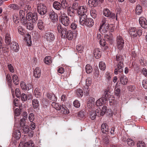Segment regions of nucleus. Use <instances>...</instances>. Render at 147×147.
<instances>
[{
  "mask_svg": "<svg viewBox=\"0 0 147 147\" xmlns=\"http://www.w3.org/2000/svg\"><path fill=\"white\" fill-rule=\"evenodd\" d=\"M61 21L65 26H68L70 23V21L69 19H61Z\"/></svg>",
  "mask_w": 147,
  "mask_h": 147,
  "instance_id": "nucleus-40",
  "label": "nucleus"
},
{
  "mask_svg": "<svg viewBox=\"0 0 147 147\" xmlns=\"http://www.w3.org/2000/svg\"><path fill=\"white\" fill-rule=\"evenodd\" d=\"M95 112L96 113V115L97 116H98V117H99L100 116H103V115H102L101 114L102 113H102V112L100 108L99 107L97 108V109L95 111Z\"/></svg>",
  "mask_w": 147,
  "mask_h": 147,
  "instance_id": "nucleus-52",
  "label": "nucleus"
},
{
  "mask_svg": "<svg viewBox=\"0 0 147 147\" xmlns=\"http://www.w3.org/2000/svg\"><path fill=\"white\" fill-rule=\"evenodd\" d=\"M103 142L104 144L106 145L108 144L109 142V140L108 136H104V138H103Z\"/></svg>",
  "mask_w": 147,
  "mask_h": 147,
  "instance_id": "nucleus-61",
  "label": "nucleus"
},
{
  "mask_svg": "<svg viewBox=\"0 0 147 147\" xmlns=\"http://www.w3.org/2000/svg\"><path fill=\"white\" fill-rule=\"evenodd\" d=\"M102 25L100 27L99 30L103 33H105L109 30V24L105 20L103 19L102 21Z\"/></svg>",
  "mask_w": 147,
  "mask_h": 147,
  "instance_id": "nucleus-2",
  "label": "nucleus"
},
{
  "mask_svg": "<svg viewBox=\"0 0 147 147\" xmlns=\"http://www.w3.org/2000/svg\"><path fill=\"white\" fill-rule=\"evenodd\" d=\"M116 59L117 61L123 62L122 56L119 55H117L116 56Z\"/></svg>",
  "mask_w": 147,
  "mask_h": 147,
  "instance_id": "nucleus-60",
  "label": "nucleus"
},
{
  "mask_svg": "<svg viewBox=\"0 0 147 147\" xmlns=\"http://www.w3.org/2000/svg\"><path fill=\"white\" fill-rule=\"evenodd\" d=\"M28 119L31 122H33L34 120V115L33 113H31L29 115Z\"/></svg>",
  "mask_w": 147,
  "mask_h": 147,
  "instance_id": "nucleus-58",
  "label": "nucleus"
},
{
  "mask_svg": "<svg viewBox=\"0 0 147 147\" xmlns=\"http://www.w3.org/2000/svg\"><path fill=\"white\" fill-rule=\"evenodd\" d=\"M47 96L49 99L53 101H56L57 100L56 97L54 94L52 93H48L47 94Z\"/></svg>",
  "mask_w": 147,
  "mask_h": 147,
  "instance_id": "nucleus-18",
  "label": "nucleus"
},
{
  "mask_svg": "<svg viewBox=\"0 0 147 147\" xmlns=\"http://www.w3.org/2000/svg\"><path fill=\"white\" fill-rule=\"evenodd\" d=\"M142 85L143 87L145 89H147V81L144 80L142 81Z\"/></svg>",
  "mask_w": 147,
  "mask_h": 147,
  "instance_id": "nucleus-64",
  "label": "nucleus"
},
{
  "mask_svg": "<svg viewBox=\"0 0 147 147\" xmlns=\"http://www.w3.org/2000/svg\"><path fill=\"white\" fill-rule=\"evenodd\" d=\"M5 40L7 45H9L10 44L11 42V39L9 33H7L6 34Z\"/></svg>",
  "mask_w": 147,
  "mask_h": 147,
  "instance_id": "nucleus-19",
  "label": "nucleus"
},
{
  "mask_svg": "<svg viewBox=\"0 0 147 147\" xmlns=\"http://www.w3.org/2000/svg\"><path fill=\"white\" fill-rule=\"evenodd\" d=\"M105 100L103 98H99L96 102V105L97 106H101L102 105L104 104Z\"/></svg>",
  "mask_w": 147,
  "mask_h": 147,
  "instance_id": "nucleus-31",
  "label": "nucleus"
},
{
  "mask_svg": "<svg viewBox=\"0 0 147 147\" xmlns=\"http://www.w3.org/2000/svg\"><path fill=\"white\" fill-rule=\"evenodd\" d=\"M115 94L117 96L119 97L120 95V90L117 88H115Z\"/></svg>",
  "mask_w": 147,
  "mask_h": 147,
  "instance_id": "nucleus-54",
  "label": "nucleus"
},
{
  "mask_svg": "<svg viewBox=\"0 0 147 147\" xmlns=\"http://www.w3.org/2000/svg\"><path fill=\"white\" fill-rule=\"evenodd\" d=\"M110 95V92H109L108 90L107 89L105 91L104 93L103 96H104L105 100V99L107 98L109 96V95Z\"/></svg>",
  "mask_w": 147,
  "mask_h": 147,
  "instance_id": "nucleus-55",
  "label": "nucleus"
},
{
  "mask_svg": "<svg viewBox=\"0 0 147 147\" xmlns=\"http://www.w3.org/2000/svg\"><path fill=\"white\" fill-rule=\"evenodd\" d=\"M37 8L39 13L41 15H44L47 12V7L43 4H40Z\"/></svg>",
  "mask_w": 147,
  "mask_h": 147,
  "instance_id": "nucleus-7",
  "label": "nucleus"
},
{
  "mask_svg": "<svg viewBox=\"0 0 147 147\" xmlns=\"http://www.w3.org/2000/svg\"><path fill=\"white\" fill-rule=\"evenodd\" d=\"M43 22L41 20H39L38 23V28L40 30H42L44 29V26L43 24Z\"/></svg>",
  "mask_w": 147,
  "mask_h": 147,
  "instance_id": "nucleus-47",
  "label": "nucleus"
},
{
  "mask_svg": "<svg viewBox=\"0 0 147 147\" xmlns=\"http://www.w3.org/2000/svg\"><path fill=\"white\" fill-rule=\"evenodd\" d=\"M83 89L84 94L86 96L88 95L89 93V87L84 86Z\"/></svg>",
  "mask_w": 147,
  "mask_h": 147,
  "instance_id": "nucleus-49",
  "label": "nucleus"
},
{
  "mask_svg": "<svg viewBox=\"0 0 147 147\" xmlns=\"http://www.w3.org/2000/svg\"><path fill=\"white\" fill-rule=\"evenodd\" d=\"M101 130L103 133H105L108 131V127L106 123H103L101 126Z\"/></svg>",
  "mask_w": 147,
  "mask_h": 147,
  "instance_id": "nucleus-25",
  "label": "nucleus"
},
{
  "mask_svg": "<svg viewBox=\"0 0 147 147\" xmlns=\"http://www.w3.org/2000/svg\"><path fill=\"white\" fill-rule=\"evenodd\" d=\"M45 38L48 42H51L54 40L55 36L53 33L46 32L45 33Z\"/></svg>",
  "mask_w": 147,
  "mask_h": 147,
  "instance_id": "nucleus-6",
  "label": "nucleus"
},
{
  "mask_svg": "<svg viewBox=\"0 0 147 147\" xmlns=\"http://www.w3.org/2000/svg\"><path fill=\"white\" fill-rule=\"evenodd\" d=\"M96 116V113L94 111H91L90 114V117L92 120H94L95 119Z\"/></svg>",
  "mask_w": 147,
  "mask_h": 147,
  "instance_id": "nucleus-46",
  "label": "nucleus"
},
{
  "mask_svg": "<svg viewBox=\"0 0 147 147\" xmlns=\"http://www.w3.org/2000/svg\"><path fill=\"white\" fill-rule=\"evenodd\" d=\"M21 100L23 101H26L27 99V95L24 93H22L20 95Z\"/></svg>",
  "mask_w": 147,
  "mask_h": 147,
  "instance_id": "nucleus-56",
  "label": "nucleus"
},
{
  "mask_svg": "<svg viewBox=\"0 0 147 147\" xmlns=\"http://www.w3.org/2000/svg\"><path fill=\"white\" fill-rule=\"evenodd\" d=\"M53 6L55 9L57 10L61 9V4L59 2L57 1L53 2Z\"/></svg>",
  "mask_w": 147,
  "mask_h": 147,
  "instance_id": "nucleus-24",
  "label": "nucleus"
},
{
  "mask_svg": "<svg viewBox=\"0 0 147 147\" xmlns=\"http://www.w3.org/2000/svg\"><path fill=\"white\" fill-rule=\"evenodd\" d=\"M76 95L78 97H82L83 95V92L82 89L78 88L75 91Z\"/></svg>",
  "mask_w": 147,
  "mask_h": 147,
  "instance_id": "nucleus-29",
  "label": "nucleus"
},
{
  "mask_svg": "<svg viewBox=\"0 0 147 147\" xmlns=\"http://www.w3.org/2000/svg\"><path fill=\"white\" fill-rule=\"evenodd\" d=\"M120 81L122 85H125L127 83L128 79L125 76L122 75L120 78Z\"/></svg>",
  "mask_w": 147,
  "mask_h": 147,
  "instance_id": "nucleus-20",
  "label": "nucleus"
},
{
  "mask_svg": "<svg viewBox=\"0 0 147 147\" xmlns=\"http://www.w3.org/2000/svg\"><path fill=\"white\" fill-rule=\"evenodd\" d=\"M15 93L16 97L18 98L20 97L21 92L18 88H16L15 90Z\"/></svg>",
  "mask_w": 147,
  "mask_h": 147,
  "instance_id": "nucleus-57",
  "label": "nucleus"
},
{
  "mask_svg": "<svg viewBox=\"0 0 147 147\" xmlns=\"http://www.w3.org/2000/svg\"><path fill=\"white\" fill-rule=\"evenodd\" d=\"M80 7L78 6V3H75L73 5V8L75 10H77L78 11L79 9L80 8Z\"/></svg>",
  "mask_w": 147,
  "mask_h": 147,
  "instance_id": "nucleus-59",
  "label": "nucleus"
},
{
  "mask_svg": "<svg viewBox=\"0 0 147 147\" xmlns=\"http://www.w3.org/2000/svg\"><path fill=\"white\" fill-rule=\"evenodd\" d=\"M146 144L143 141H138L137 143L138 147H145Z\"/></svg>",
  "mask_w": 147,
  "mask_h": 147,
  "instance_id": "nucleus-51",
  "label": "nucleus"
},
{
  "mask_svg": "<svg viewBox=\"0 0 147 147\" xmlns=\"http://www.w3.org/2000/svg\"><path fill=\"white\" fill-rule=\"evenodd\" d=\"M20 114V111L18 109H16L14 111V114L16 116H18Z\"/></svg>",
  "mask_w": 147,
  "mask_h": 147,
  "instance_id": "nucleus-62",
  "label": "nucleus"
},
{
  "mask_svg": "<svg viewBox=\"0 0 147 147\" xmlns=\"http://www.w3.org/2000/svg\"><path fill=\"white\" fill-rule=\"evenodd\" d=\"M99 67L100 70H104L106 68V65L105 62L100 61L99 63Z\"/></svg>",
  "mask_w": 147,
  "mask_h": 147,
  "instance_id": "nucleus-38",
  "label": "nucleus"
},
{
  "mask_svg": "<svg viewBox=\"0 0 147 147\" xmlns=\"http://www.w3.org/2000/svg\"><path fill=\"white\" fill-rule=\"evenodd\" d=\"M127 142L128 144L130 146H132L134 145V141L131 139L128 138L127 140Z\"/></svg>",
  "mask_w": 147,
  "mask_h": 147,
  "instance_id": "nucleus-50",
  "label": "nucleus"
},
{
  "mask_svg": "<svg viewBox=\"0 0 147 147\" xmlns=\"http://www.w3.org/2000/svg\"><path fill=\"white\" fill-rule=\"evenodd\" d=\"M80 22L81 25H85L89 27L94 24L93 19H80Z\"/></svg>",
  "mask_w": 147,
  "mask_h": 147,
  "instance_id": "nucleus-4",
  "label": "nucleus"
},
{
  "mask_svg": "<svg viewBox=\"0 0 147 147\" xmlns=\"http://www.w3.org/2000/svg\"><path fill=\"white\" fill-rule=\"evenodd\" d=\"M123 62H119L115 69L114 73L115 74H117L118 73H121L123 71Z\"/></svg>",
  "mask_w": 147,
  "mask_h": 147,
  "instance_id": "nucleus-8",
  "label": "nucleus"
},
{
  "mask_svg": "<svg viewBox=\"0 0 147 147\" xmlns=\"http://www.w3.org/2000/svg\"><path fill=\"white\" fill-rule=\"evenodd\" d=\"M52 105L57 110H60L62 106L59 105V104L55 102H53Z\"/></svg>",
  "mask_w": 147,
  "mask_h": 147,
  "instance_id": "nucleus-41",
  "label": "nucleus"
},
{
  "mask_svg": "<svg viewBox=\"0 0 147 147\" xmlns=\"http://www.w3.org/2000/svg\"><path fill=\"white\" fill-rule=\"evenodd\" d=\"M104 38L105 41L108 42L110 44H112L113 42V38L112 35L111 34L105 35Z\"/></svg>",
  "mask_w": 147,
  "mask_h": 147,
  "instance_id": "nucleus-14",
  "label": "nucleus"
},
{
  "mask_svg": "<svg viewBox=\"0 0 147 147\" xmlns=\"http://www.w3.org/2000/svg\"><path fill=\"white\" fill-rule=\"evenodd\" d=\"M142 7L139 4L138 5L136 9V13L138 14H140L142 12Z\"/></svg>",
  "mask_w": 147,
  "mask_h": 147,
  "instance_id": "nucleus-37",
  "label": "nucleus"
},
{
  "mask_svg": "<svg viewBox=\"0 0 147 147\" xmlns=\"http://www.w3.org/2000/svg\"><path fill=\"white\" fill-rule=\"evenodd\" d=\"M6 79L8 82V84L9 87L11 90V91H13V89L11 86L12 82L10 75L7 74L6 76Z\"/></svg>",
  "mask_w": 147,
  "mask_h": 147,
  "instance_id": "nucleus-22",
  "label": "nucleus"
},
{
  "mask_svg": "<svg viewBox=\"0 0 147 147\" xmlns=\"http://www.w3.org/2000/svg\"><path fill=\"white\" fill-rule=\"evenodd\" d=\"M44 61L45 63L49 65L52 63V60L51 57L47 56L45 57L44 59Z\"/></svg>",
  "mask_w": 147,
  "mask_h": 147,
  "instance_id": "nucleus-34",
  "label": "nucleus"
},
{
  "mask_svg": "<svg viewBox=\"0 0 147 147\" xmlns=\"http://www.w3.org/2000/svg\"><path fill=\"white\" fill-rule=\"evenodd\" d=\"M11 49L16 52H17L19 50V47L18 44L16 42H13L10 46Z\"/></svg>",
  "mask_w": 147,
  "mask_h": 147,
  "instance_id": "nucleus-11",
  "label": "nucleus"
},
{
  "mask_svg": "<svg viewBox=\"0 0 147 147\" xmlns=\"http://www.w3.org/2000/svg\"><path fill=\"white\" fill-rule=\"evenodd\" d=\"M25 40L27 42L28 45L30 46L31 44V41L30 35L29 34H27L25 36Z\"/></svg>",
  "mask_w": 147,
  "mask_h": 147,
  "instance_id": "nucleus-23",
  "label": "nucleus"
},
{
  "mask_svg": "<svg viewBox=\"0 0 147 147\" xmlns=\"http://www.w3.org/2000/svg\"><path fill=\"white\" fill-rule=\"evenodd\" d=\"M103 13L105 16L110 17L111 18H115V14L111 12L108 9L106 8L103 11Z\"/></svg>",
  "mask_w": 147,
  "mask_h": 147,
  "instance_id": "nucleus-10",
  "label": "nucleus"
},
{
  "mask_svg": "<svg viewBox=\"0 0 147 147\" xmlns=\"http://www.w3.org/2000/svg\"><path fill=\"white\" fill-rule=\"evenodd\" d=\"M117 47L119 50H122L124 45V40L121 36L119 35L116 38Z\"/></svg>",
  "mask_w": 147,
  "mask_h": 147,
  "instance_id": "nucleus-3",
  "label": "nucleus"
},
{
  "mask_svg": "<svg viewBox=\"0 0 147 147\" xmlns=\"http://www.w3.org/2000/svg\"><path fill=\"white\" fill-rule=\"evenodd\" d=\"M85 69L86 72L87 74L90 73L93 70L92 67L89 64L86 65Z\"/></svg>",
  "mask_w": 147,
  "mask_h": 147,
  "instance_id": "nucleus-35",
  "label": "nucleus"
},
{
  "mask_svg": "<svg viewBox=\"0 0 147 147\" xmlns=\"http://www.w3.org/2000/svg\"><path fill=\"white\" fill-rule=\"evenodd\" d=\"M112 77V74L109 72H107L105 74V77L106 80L108 81H110L111 80V78Z\"/></svg>",
  "mask_w": 147,
  "mask_h": 147,
  "instance_id": "nucleus-42",
  "label": "nucleus"
},
{
  "mask_svg": "<svg viewBox=\"0 0 147 147\" xmlns=\"http://www.w3.org/2000/svg\"><path fill=\"white\" fill-rule=\"evenodd\" d=\"M139 22L142 27L144 28H147V21L146 19H139Z\"/></svg>",
  "mask_w": 147,
  "mask_h": 147,
  "instance_id": "nucleus-17",
  "label": "nucleus"
},
{
  "mask_svg": "<svg viewBox=\"0 0 147 147\" xmlns=\"http://www.w3.org/2000/svg\"><path fill=\"white\" fill-rule=\"evenodd\" d=\"M12 80L13 83L16 85L18 84L19 80L18 77L15 74L13 75L12 76Z\"/></svg>",
  "mask_w": 147,
  "mask_h": 147,
  "instance_id": "nucleus-32",
  "label": "nucleus"
},
{
  "mask_svg": "<svg viewBox=\"0 0 147 147\" xmlns=\"http://www.w3.org/2000/svg\"><path fill=\"white\" fill-rule=\"evenodd\" d=\"M32 104L34 109L37 108L39 106L38 101L37 99H34L32 101Z\"/></svg>",
  "mask_w": 147,
  "mask_h": 147,
  "instance_id": "nucleus-39",
  "label": "nucleus"
},
{
  "mask_svg": "<svg viewBox=\"0 0 147 147\" xmlns=\"http://www.w3.org/2000/svg\"><path fill=\"white\" fill-rule=\"evenodd\" d=\"M98 3V0H89L88 5L91 7H95Z\"/></svg>",
  "mask_w": 147,
  "mask_h": 147,
  "instance_id": "nucleus-16",
  "label": "nucleus"
},
{
  "mask_svg": "<svg viewBox=\"0 0 147 147\" xmlns=\"http://www.w3.org/2000/svg\"><path fill=\"white\" fill-rule=\"evenodd\" d=\"M41 70L38 67H36L34 71L33 76L36 78H39L41 76Z\"/></svg>",
  "mask_w": 147,
  "mask_h": 147,
  "instance_id": "nucleus-12",
  "label": "nucleus"
},
{
  "mask_svg": "<svg viewBox=\"0 0 147 147\" xmlns=\"http://www.w3.org/2000/svg\"><path fill=\"white\" fill-rule=\"evenodd\" d=\"M61 5V7L63 9H66L69 6V4L66 0H62Z\"/></svg>",
  "mask_w": 147,
  "mask_h": 147,
  "instance_id": "nucleus-33",
  "label": "nucleus"
},
{
  "mask_svg": "<svg viewBox=\"0 0 147 147\" xmlns=\"http://www.w3.org/2000/svg\"><path fill=\"white\" fill-rule=\"evenodd\" d=\"M28 17V18H37V13H32L31 12L28 13L26 15V18Z\"/></svg>",
  "mask_w": 147,
  "mask_h": 147,
  "instance_id": "nucleus-26",
  "label": "nucleus"
},
{
  "mask_svg": "<svg viewBox=\"0 0 147 147\" xmlns=\"http://www.w3.org/2000/svg\"><path fill=\"white\" fill-rule=\"evenodd\" d=\"M34 92L36 97L37 98H39V96L41 94V93L40 92L39 90V89L38 88H35Z\"/></svg>",
  "mask_w": 147,
  "mask_h": 147,
  "instance_id": "nucleus-43",
  "label": "nucleus"
},
{
  "mask_svg": "<svg viewBox=\"0 0 147 147\" xmlns=\"http://www.w3.org/2000/svg\"><path fill=\"white\" fill-rule=\"evenodd\" d=\"M92 79L90 78H87L86 81V85L84 86L88 87L91 85Z\"/></svg>",
  "mask_w": 147,
  "mask_h": 147,
  "instance_id": "nucleus-44",
  "label": "nucleus"
},
{
  "mask_svg": "<svg viewBox=\"0 0 147 147\" xmlns=\"http://www.w3.org/2000/svg\"><path fill=\"white\" fill-rule=\"evenodd\" d=\"M129 33L133 37H136L137 35L140 36L142 33V30H137L134 27H131L129 29Z\"/></svg>",
  "mask_w": 147,
  "mask_h": 147,
  "instance_id": "nucleus-5",
  "label": "nucleus"
},
{
  "mask_svg": "<svg viewBox=\"0 0 147 147\" xmlns=\"http://www.w3.org/2000/svg\"><path fill=\"white\" fill-rule=\"evenodd\" d=\"M94 55L95 58L97 59L100 57L101 55V52L100 50L98 48H95L94 50Z\"/></svg>",
  "mask_w": 147,
  "mask_h": 147,
  "instance_id": "nucleus-15",
  "label": "nucleus"
},
{
  "mask_svg": "<svg viewBox=\"0 0 147 147\" xmlns=\"http://www.w3.org/2000/svg\"><path fill=\"white\" fill-rule=\"evenodd\" d=\"M21 133L19 130H15L13 134V136L17 140L19 139L21 137Z\"/></svg>",
  "mask_w": 147,
  "mask_h": 147,
  "instance_id": "nucleus-21",
  "label": "nucleus"
},
{
  "mask_svg": "<svg viewBox=\"0 0 147 147\" xmlns=\"http://www.w3.org/2000/svg\"><path fill=\"white\" fill-rule=\"evenodd\" d=\"M9 7L14 10H18L19 9V6L15 4H11L9 5Z\"/></svg>",
  "mask_w": 147,
  "mask_h": 147,
  "instance_id": "nucleus-48",
  "label": "nucleus"
},
{
  "mask_svg": "<svg viewBox=\"0 0 147 147\" xmlns=\"http://www.w3.org/2000/svg\"><path fill=\"white\" fill-rule=\"evenodd\" d=\"M61 112L62 113L66 114L69 113V111L68 109L65 107V106L63 105L61 107Z\"/></svg>",
  "mask_w": 147,
  "mask_h": 147,
  "instance_id": "nucleus-28",
  "label": "nucleus"
},
{
  "mask_svg": "<svg viewBox=\"0 0 147 147\" xmlns=\"http://www.w3.org/2000/svg\"><path fill=\"white\" fill-rule=\"evenodd\" d=\"M58 32L63 38L66 37L69 40H71L73 37V34L71 31H67L66 28H63L61 25H58L57 27Z\"/></svg>",
  "mask_w": 147,
  "mask_h": 147,
  "instance_id": "nucleus-1",
  "label": "nucleus"
},
{
  "mask_svg": "<svg viewBox=\"0 0 147 147\" xmlns=\"http://www.w3.org/2000/svg\"><path fill=\"white\" fill-rule=\"evenodd\" d=\"M22 128L24 133H28L29 130V127L26 125H24L23 126H21Z\"/></svg>",
  "mask_w": 147,
  "mask_h": 147,
  "instance_id": "nucleus-45",
  "label": "nucleus"
},
{
  "mask_svg": "<svg viewBox=\"0 0 147 147\" xmlns=\"http://www.w3.org/2000/svg\"><path fill=\"white\" fill-rule=\"evenodd\" d=\"M32 19H30L28 21V22L27 23V24L26 25V26L27 28L30 30H32L34 28V25L32 23Z\"/></svg>",
  "mask_w": 147,
  "mask_h": 147,
  "instance_id": "nucleus-30",
  "label": "nucleus"
},
{
  "mask_svg": "<svg viewBox=\"0 0 147 147\" xmlns=\"http://www.w3.org/2000/svg\"><path fill=\"white\" fill-rule=\"evenodd\" d=\"M49 15L51 18H58L57 14L53 11L49 12Z\"/></svg>",
  "mask_w": 147,
  "mask_h": 147,
  "instance_id": "nucleus-36",
  "label": "nucleus"
},
{
  "mask_svg": "<svg viewBox=\"0 0 147 147\" xmlns=\"http://www.w3.org/2000/svg\"><path fill=\"white\" fill-rule=\"evenodd\" d=\"M34 144L32 141L26 142L24 144V147H35Z\"/></svg>",
  "mask_w": 147,
  "mask_h": 147,
  "instance_id": "nucleus-27",
  "label": "nucleus"
},
{
  "mask_svg": "<svg viewBox=\"0 0 147 147\" xmlns=\"http://www.w3.org/2000/svg\"><path fill=\"white\" fill-rule=\"evenodd\" d=\"M74 105L76 107L78 108L80 107V104L78 100H75L74 102Z\"/></svg>",
  "mask_w": 147,
  "mask_h": 147,
  "instance_id": "nucleus-63",
  "label": "nucleus"
},
{
  "mask_svg": "<svg viewBox=\"0 0 147 147\" xmlns=\"http://www.w3.org/2000/svg\"><path fill=\"white\" fill-rule=\"evenodd\" d=\"M95 99L93 97H90L88 99L87 106L89 108H92L94 106V103Z\"/></svg>",
  "mask_w": 147,
  "mask_h": 147,
  "instance_id": "nucleus-13",
  "label": "nucleus"
},
{
  "mask_svg": "<svg viewBox=\"0 0 147 147\" xmlns=\"http://www.w3.org/2000/svg\"><path fill=\"white\" fill-rule=\"evenodd\" d=\"M76 49L80 53H82L83 51V47L82 46L78 45L76 46Z\"/></svg>",
  "mask_w": 147,
  "mask_h": 147,
  "instance_id": "nucleus-53",
  "label": "nucleus"
},
{
  "mask_svg": "<svg viewBox=\"0 0 147 147\" xmlns=\"http://www.w3.org/2000/svg\"><path fill=\"white\" fill-rule=\"evenodd\" d=\"M82 10L83 11H81V8L80 7L78 10V11L77 12L78 14L80 16L79 17L80 18H87L86 15L85 13L87 11L86 8L85 9L84 7H82Z\"/></svg>",
  "mask_w": 147,
  "mask_h": 147,
  "instance_id": "nucleus-9",
  "label": "nucleus"
}]
</instances>
